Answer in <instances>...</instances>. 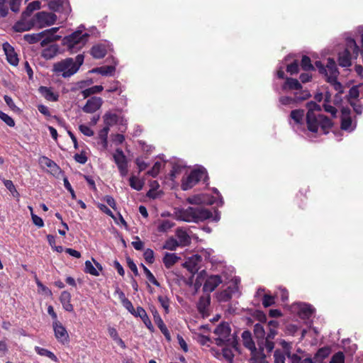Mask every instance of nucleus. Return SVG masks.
Returning <instances> with one entry per match:
<instances>
[{"instance_id": "30", "label": "nucleus", "mask_w": 363, "mask_h": 363, "mask_svg": "<svg viewBox=\"0 0 363 363\" xmlns=\"http://www.w3.org/2000/svg\"><path fill=\"white\" fill-rule=\"evenodd\" d=\"M314 309L310 305H305L300 308L298 315L302 319L310 318L314 313Z\"/></svg>"}, {"instance_id": "58", "label": "nucleus", "mask_w": 363, "mask_h": 363, "mask_svg": "<svg viewBox=\"0 0 363 363\" xmlns=\"http://www.w3.org/2000/svg\"><path fill=\"white\" fill-rule=\"evenodd\" d=\"M8 13L7 0H0V18L6 17Z\"/></svg>"}, {"instance_id": "49", "label": "nucleus", "mask_w": 363, "mask_h": 363, "mask_svg": "<svg viewBox=\"0 0 363 363\" xmlns=\"http://www.w3.org/2000/svg\"><path fill=\"white\" fill-rule=\"evenodd\" d=\"M262 303L264 307H269L275 303L274 297L271 295L264 294L262 298Z\"/></svg>"}, {"instance_id": "44", "label": "nucleus", "mask_w": 363, "mask_h": 363, "mask_svg": "<svg viewBox=\"0 0 363 363\" xmlns=\"http://www.w3.org/2000/svg\"><path fill=\"white\" fill-rule=\"evenodd\" d=\"M174 226V223L169 220H164L162 223L158 225V231L161 233H165L170 230Z\"/></svg>"}, {"instance_id": "22", "label": "nucleus", "mask_w": 363, "mask_h": 363, "mask_svg": "<svg viewBox=\"0 0 363 363\" xmlns=\"http://www.w3.org/2000/svg\"><path fill=\"white\" fill-rule=\"evenodd\" d=\"M107 53V50L105 45L97 44L92 46L90 54L95 59L104 58Z\"/></svg>"}, {"instance_id": "34", "label": "nucleus", "mask_w": 363, "mask_h": 363, "mask_svg": "<svg viewBox=\"0 0 363 363\" xmlns=\"http://www.w3.org/2000/svg\"><path fill=\"white\" fill-rule=\"evenodd\" d=\"M305 111L303 109H295L291 111L290 116L297 124L303 123Z\"/></svg>"}, {"instance_id": "1", "label": "nucleus", "mask_w": 363, "mask_h": 363, "mask_svg": "<svg viewBox=\"0 0 363 363\" xmlns=\"http://www.w3.org/2000/svg\"><path fill=\"white\" fill-rule=\"evenodd\" d=\"M213 217L212 212L201 206L188 207L179 211V218L186 222H203Z\"/></svg>"}, {"instance_id": "13", "label": "nucleus", "mask_w": 363, "mask_h": 363, "mask_svg": "<svg viewBox=\"0 0 363 363\" xmlns=\"http://www.w3.org/2000/svg\"><path fill=\"white\" fill-rule=\"evenodd\" d=\"M37 21L40 24V26L44 25L51 26L54 24L57 20V16L52 13H48L40 11L35 14Z\"/></svg>"}, {"instance_id": "21", "label": "nucleus", "mask_w": 363, "mask_h": 363, "mask_svg": "<svg viewBox=\"0 0 363 363\" xmlns=\"http://www.w3.org/2000/svg\"><path fill=\"white\" fill-rule=\"evenodd\" d=\"M71 294L67 291H63L60 296V301L62 305L63 308L68 312L74 311L73 305L71 303Z\"/></svg>"}, {"instance_id": "64", "label": "nucleus", "mask_w": 363, "mask_h": 363, "mask_svg": "<svg viewBox=\"0 0 363 363\" xmlns=\"http://www.w3.org/2000/svg\"><path fill=\"white\" fill-rule=\"evenodd\" d=\"M63 182H64L65 188L70 193L72 198L73 199H76L75 192H74L73 188L72 187L67 177H65L63 179Z\"/></svg>"}, {"instance_id": "31", "label": "nucleus", "mask_w": 363, "mask_h": 363, "mask_svg": "<svg viewBox=\"0 0 363 363\" xmlns=\"http://www.w3.org/2000/svg\"><path fill=\"white\" fill-rule=\"evenodd\" d=\"M35 351L36 352V353L38 354H39L40 356L48 357V358H50V359H52L54 362L58 361L57 356L52 352H51L47 349H45V348H43V347H40L38 346H35Z\"/></svg>"}, {"instance_id": "36", "label": "nucleus", "mask_w": 363, "mask_h": 363, "mask_svg": "<svg viewBox=\"0 0 363 363\" xmlns=\"http://www.w3.org/2000/svg\"><path fill=\"white\" fill-rule=\"evenodd\" d=\"M300 66L304 71L315 70V67L311 63V58L307 55H303L302 57Z\"/></svg>"}, {"instance_id": "55", "label": "nucleus", "mask_w": 363, "mask_h": 363, "mask_svg": "<svg viewBox=\"0 0 363 363\" xmlns=\"http://www.w3.org/2000/svg\"><path fill=\"white\" fill-rule=\"evenodd\" d=\"M274 363H285V354L280 350H277L274 353Z\"/></svg>"}, {"instance_id": "38", "label": "nucleus", "mask_w": 363, "mask_h": 363, "mask_svg": "<svg viewBox=\"0 0 363 363\" xmlns=\"http://www.w3.org/2000/svg\"><path fill=\"white\" fill-rule=\"evenodd\" d=\"M254 335L255 337L257 339V342L262 340V338H265V331L262 324L257 323L255 325Z\"/></svg>"}, {"instance_id": "17", "label": "nucleus", "mask_w": 363, "mask_h": 363, "mask_svg": "<svg viewBox=\"0 0 363 363\" xmlns=\"http://www.w3.org/2000/svg\"><path fill=\"white\" fill-rule=\"evenodd\" d=\"M211 303L209 294L201 296L197 303V309L203 316L208 315V308Z\"/></svg>"}, {"instance_id": "28", "label": "nucleus", "mask_w": 363, "mask_h": 363, "mask_svg": "<svg viewBox=\"0 0 363 363\" xmlns=\"http://www.w3.org/2000/svg\"><path fill=\"white\" fill-rule=\"evenodd\" d=\"M330 352L329 347H321L315 354L313 359L315 362H322L330 355Z\"/></svg>"}, {"instance_id": "40", "label": "nucleus", "mask_w": 363, "mask_h": 363, "mask_svg": "<svg viewBox=\"0 0 363 363\" xmlns=\"http://www.w3.org/2000/svg\"><path fill=\"white\" fill-rule=\"evenodd\" d=\"M40 162L50 168L52 172H56L59 169V167L57 165V164L45 156L41 157Z\"/></svg>"}, {"instance_id": "8", "label": "nucleus", "mask_w": 363, "mask_h": 363, "mask_svg": "<svg viewBox=\"0 0 363 363\" xmlns=\"http://www.w3.org/2000/svg\"><path fill=\"white\" fill-rule=\"evenodd\" d=\"M315 66L320 74L325 77L326 81L337 79L339 71L335 61L333 58H328L327 65L325 66L320 61H315Z\"/></svg>"}, {"instance_id": "61", "label": "nucleus", "mask_w": 363, "mask_h": 363, "mask_svg": "<svg viewBox=\"0 0 363 363\" xmlns=\"http://www.w3.org/2000/svg\"><path fill=\"white\" fill-rule=\"evenodd\" d=\"M344 354L342 352H338L333 356L330 363H344Z\"/></svg>"}, {"instance_id": "7", "label": "nucleus", "mask_w": 363, "mask_h": 363, "mask_svg": "<svg viewBox=\"0 0 363 363\" xmlns=\"http://www.w3.org/2000/svg\"><path fill=\"white\" fill-rule=\"evenodd\" d=\"M52 72L57 75H61L64 78L69 77L77 72V67H74V60L67 57L53 65Z\"/></svg>"}, {"instance_id": "63", "label": "nucleus", "mask_w": 363, "mask_h": 363, "mask_svg": "<svg viewBox=\"0 0 363 363\" xmlns=\"http://www.w3.org/2000/svg\"><path fill=\"white\" fill-rule=\"evenodd\" d=\"M79 129L81 131V133H82L86 136L91 137L93 136L94 134V131L86 125H80L79 126Z\"/></svg>"}, {"instance_id": "25", "label": "nucleus", "mask_w": 363, "mask_h": 363, "mask_svg": "<svg viewBox=\"0 0 363 363\" xmlns=\"http://www.w3.org/2000/svg\"><path fill=\"white\" fill-rule=\"evenodd\" d=\"M282 88L284 90H300L302 89V86L298 79L286 77Z\"/></svg>"}, {"instance_id": "62", "label": "nucleus", "mask_w": 363, "mask_h": 363, "mask_svg": "<svg viewBox=\"0 0 363 363\" xmlns=\"http://www.w3.org/2000/svg\"><path fill=\"white\" fill-rule=\"evenodd\" d=\"M21 0H9V6L11 10L14 13H18L20 11Z\"/></svg>"}, {"instance_id": "56", "label": "nucleus", "mask_w": 363, "mask_h": 363, "mask_svg": "<svg viewBox=\"0 0 363 363\" xmlns=\"http://www.w3.org/2000/svg\"><path fill=\"white\" fill-rule=\"evenodd\" d=\"M352 118L350 116L342 117L340 128L342 130H347L352 125Z\"/></svg>"}, {"instance_id": "45", "label": "nucleus", "mask_w": 363, "mask_h": 363, "mask_svg": "<svg viewBox=\"0 0 363 363\" xmlns=\"http://www.w3.org/2000/svg\"><path fill=\"white\" fill-rule=\"evenodd\" d=\"M331 85H333L334 89L337 91L335 97H337L338 95H341L344 92V88L340 82L337 81V79H333L331 80L327 81Z\"/></svg>"}, {"instance_id": "15", "label": "nucleus", "mask_w": 363, "mask_h": 363, "mask_svg": "<svg viewBox=\"0 0 363 363\" xmlns=\"http://www.w3.org/2000/svg\"><path fill=\"white\" fill-rule=\"evenodd\" d=\"M222 282L219 275H211L205 281L203 291L204 292H212Z\"/></svg>"}, {"instance_id": "4", "label": "nucleus", "mask_w": 363, "mask_h": 363, "mask_svg": "<svg viewBox=\"0 0 363 363\" xmlns=\"http://www.w3.org/2000/svg\"><path fill=\"white\" fill-rule=\"evenodd\" d=\"M257 345L259 351H257L255 343L251 338V363H268L264 350L266 349L268 353L271 352L274 347V343L268 338H262Z\"/></svg>"}, {"instance_id": "32", "label": "nucleus", "mask_w": 363, "mask_h": 363, "mask_svg": "<svg viewBox=\"0 0 363 363\" xmlns=\"http://www.w3.org/2000/svg\"><path fill=\"white\" fill-rule=\"evenodd\" d=\"M43 37L44 33L42 31L38 33L26 34L23 39L30 44H34L41 40Z\"/></svg>"}, {"instance_id": "12", "label": "nucleus", "mask_w": 363, "mask_h": 363, "mask_svg": "<svg viewBox=\"0 0 363 363\" xmlns=\"http://www.w3.org/2000/svg\"><path fill=\"white\" fill-rule=\"evenodd\" d=\"M103 104V100L101 97L92 96L89 99L86 104L82 107V111L86 113H93L99 110Z\"/></svg>"}, {"instance_id": "50", "label": "nucleus", "mask_w": 363, "mask_h": 363, "mask_svg": "<svg viewBox=\"0 0 363 363\" xmlns=\"http://www.w3.org/2000/svg\"><path fill=\"white\" fill-rule=\"evenodd\" d=\"M28 208L30 211V215H31L33 223L38 228L43 227L44 222H43V219L40 217H39L37 215L33 213V208L31 206H29Z\"/></svg>"}, {"instance_id": "9", "label": "nucleus", "mask_w": 363, "mask_h": 363, "mask_svg": "<svg viewBox=\"0 0 363 363\" xmlns=\"http://www.w3.org/2000/svg\"><path fill=\"white\" fill-rule=\"evenodd\" d=\"M206 177L205 169H196L192 170L185 179L182 180V189L184 191L191 189L199 182Z\"/></svg>"}, {"instance_id": "14", "label": "nucleus", "mask_w": 363, "mask_h": 363, "mask_svg": "<svg viewBox=\"0 0 363 363\" xmlns=\"http://www.w3.org/2000/svg\"><path fill=\"white\" fill-rule=\"evenodd\" d=\"M3 49L9 63L13 66H17L18 58L14 48L9 43H5L3 44Z\"/></svg>"}, {"instance_id": "24", "label": "nucleus", "mask_w": 363, "mask_h": 363, "mask_svg": "<svg viewBox=\"0 0 363 363\" xmlns=\"http://www.w3.org/2000/svg\"><path fill=\"white\" fill-rule=\"evenodd\" d=\"M26 18H23L21 17V19L18 21L13 26V29L16 32H24L29 30L32 28L33 26V23L30 22H26L25 21Z\"/></svg>"}, {"instance_id": "10", "label": "nucleus", "mask_w": 363, "mask_h": 363, "mask_svg": "<svg viewBox=\"0 0 363 363\" xmlns=\"http://www.w3.org/2000/svg\"><path fill=\"white\" fill-rule=\"evenodd\" d=\"M113 160L116 164L121 175L124 177L128 174V161L126 156L123 150L120 148L116 149V152L113 155Z\"/></svg>"}, {"instance_id": "48", "label": "nucleus", "mask_w": 363, "mask_h": 363, "mask_svg": "<svg viewBox=\"0 0 363 363\" xmlns=\"http://www.w3.org/2000/svg\"><path fill=\"white\" fill-rule=\"evenodd\" d=\"M0 119H1L9 127L15 126L14 120L11 116H9L8 114L3 112L2 111H0Z\"/></svg>"}, {"instance_id": "43", "label": "nucleus", "mask_w": 363, "mask_h": 363, "mask_svg": "<svg viewBox=\"0 0 363 363\" xmlns=\"http://www.w3.org/2000/svg\"><path fill=\"white\" fill-rule=\"evenodd\" d=\"M94 72L104 76L111 75L115 72V67L113 66H104L96 68Z\"/></svg>"}, {"instance_id": "42", "label": "nucleus", "mask_w": 363, "mask_h": 363, "mask_svg": "<svg viewBox=\"0 0 363 363\" xmlns=\"http://www.w3.org/2000/svg\"><path fill=\"white\" fill-rule=\"evenodd\" d=\"M141 267H143L144 273L145 274L148 281L156 286H160V283L156 279L153 274L150 271V269H148L143 264H141Z\"/></svg>"}, {"instance_id": "47", "label": "nucleus", "mask_w": 363, "mask_h": 363, "mask_svg": "<svg viewBox=\"0 0 363 363\" xmlns=\"http://www.w3.org/2000/svg\"><path fill=\"white\" fill-rule=\"evenodd\" d=\"M299 71V63L297 60H295L293 62L288 65L286 67V72L291 74H297Z\"/></svg>"}, {"instance_id": "23", "label": "nucleus", "mask_w": 363, "mask_h": 363, "mask_svg": "<svg viewBox=\"0 0 363 363\" xmlns=\"http://www.w3.org/2000/svg\"><path fill=\"white\" fill-rule=\"evenodd\" d=\"M181 257L176 253L166 252L162 258V262L167 269H170L180 260Z\"/></svg>"}, {"instance_id": "41", "label": "nucleus", "mask_w": 363, "mask_h": 363, "mask_svg": "<svg viewBox=\"0 0 363 363\" xmlns=\"http://www.w3.org/2000/svg\"><path fill=\"white\" fill-rule=\"evenodd\" d=\"M129 182L130 187L137 191H140L144 185V182L143 181L134 176L130 177Z\"/></svg>"}, {"instance_id": "16", "label": "nucleus", "mask_w": 363, "mask_h": 363, "mask_svg": "<svg viewBox=\"0 0 363 363\" xmlns=\"http://www.w3.org/2000/svg\"><path fill=\"white\" fill-rule=\"evenodd\" d=\"M232 345L233 346H231L230 345H228L227 344H225V345L220 346L222 347V354H223V358L229 362H232L233 360V357H234L233 351H238V341H236L235 342H233Z\"/></svg>"}, {"instance_id": "11", "label": "nucleus", "mask_w": 363, "mask_h": 363, "mask_svg": "<svg viewBox=\"0 0 363 363\" xmlns=\"http://www.w3.org/2000/svg\"><path fill=\"white\" fill-rule=\"evenodd\" d=\"M52 327L55 337L57 341L63 345L69 343V334L62 323H60L59 320L53 321Z\"/></svg>"}, {"instance_id": "39", "label": "nucleus", "mask_w": 363, "mask_h": 363, "mask_svg": "<svg viewBox=\"0 0 363 363\" xmlns=\"http://www.w3.org/2000/svg\"><path fill=\"white\" fill-rule=\"evenodd\" d=\"M180 246L179 242L174 238H168L163 245V249L171 251L175 250L177 247Z\"/></svg>"}, {"instance_id": "20", "label": "nucleus", "mask_w": 363, "mask_h": 363, "mask_svg": "<svg viewBox=\"0 0 363 363\" xmlns=\"http://www.w3.org/2000/svg\"><path fill=\"white\" fill-rule=\"evenodd\" d=\"M176 236L180 246L186 247L191 244V238L185 230L178 228L176 230Z\"/></svg>"}, {"instance_id": "60", "label": "nucleus", "mask_w": 363, "mask_h": 363, "mask_svg": "<svg viewBox=\"0 0 363 363\" xmlns=\"http://www.w3.org/2000/svg\"><path fill=\"white\" fill-rule=\"evenodd\" d=\"M158 301L162 307L165 310V312L169 313V299L167 296H159Z\"/></svg>"}, {"instance_id": "6", "label": "nucleus", "mask_w": 363, "mask_h": 363, "mask_svg": "<svg viewBox=\"0 0 363 363\" xmlns=\"http://www.w3.org/2000/svg\"><path fill=\"white\" fill-rule=\"evenodd\" d=\"M231 329L228 323H220L215 329L214 334L217 337L214 339V343L218 346H222L225 344L232 345L233 342L238 341L235 335H231Z\"/></svg>"}, {"instance_id": "35", "label": "nucleus", "mask_w": 363, "mask_h": 363, "mask_svg": "<svg viewBox=\"0 0 363 363\" xmlns=\"http://www.w3.org/2000/svg\"><path fill=\"white\" fill-rule=\"evenodd\" d=\"M104 88L101 85H95L88 89H86L82 91V94L84 99L90 96L92 94L100 93L103 91Z\"/></svg>"}, {"instance_id": "27", "label": "nucleus", "mask_w": 363, "mask_h": 363, "mask_svg": "<svg viewBox=\"0 0 363 363\" xmlns=\"http://www.w3.org/2000/svg\"><path fill=\"white\" fill-rule=\"evenodd\" d=\"M39 91L47 100L50 101H58V95L53 93L50 88L42 86Z\"/></svg>"}, {"instance_id": "57", "label": "nucleus", "mask_w": 363, "mask_h": 363, "mask_svg": "<svg viewBox=\"0 0 363 363\" xmlns=\"http://www.w3.org/2000/svg\"><path fill=\"white\" fill-rule=\"evenodd\" d=\"M251 316H253L255 319L262 323H264L267 321L266 314L261 311L257 310L253 313H251Z\"/></svg>"}, {"instance_id": "37", "label": "nucleus", "mask_w": 363, "mask_h": 363, "mask_svg": "<svg viewBox=\"0 0 363 363\" xmlns=\"http://www.w3.org/2000/svg\"><path fill=\"white\" fill-rule=\"evenodd\" d=\"M118 117L115 113H106L104 116V121L106 126L108 128L118 122Z\"/></svg>"}, {"instance_id": "29", "label": "nucleus", "mask_w": 363, "mask_h": 363, "mask_svg": "<svg viewBox=\"0 0 363 363\" xmlns=\"http://www.w3.org/2000/svg\"><path fill=\"white\" fill-rule=\"evenodd\" d=\"M233 293V289L229 286L226 289H224L222 291H220L218 294L217 298L220 302L229 301L232 298Z\"/></svg>"}, {"instance_id": "59", "label": "nucleus", "mask_w": 363, "mask_h": 363, "mask_svg": "<svg viewBox=\"0 0 363 363\" xmlns=\"http://www.w3.org/2000/svg\"><path fill=\"white\" fill-rule=\"evenodd\" d=\"M43 38H44L40 42V45L42 47H45L49 43L60 40V36L56 35L55 37H51V36L47 35H45Z\"/></svg>"}, {"instance_id": "53", "label": "nucleus", "mask_w": 363, "mask_h": 363, "mask_svg": "<svg viewBox=\"0 0 363 363\" xmlns=\"http://www.w3.org/2000/svg\"><path fill=\"white\" fill-rule=\"evenodd\" d=\"M359 96V91L357 86H353L350 89L349 94L347 95L348 101H352L350 99H357Z\"/></svg>"}, {"instance_id": "52", "label": "nucleus", "mask_w": 363, "mask_h": 363, "mask_svg": "<svg viewBox=\"0 0 363 363\" xmlns=\"http://www.w3.org/2000/svg\"><path fill=\"white\" fill-rule=\"evenodd\" d=\"M86 273L90 274L94 276H99V273L96 269L93 266L91 262L89 260L85 262V269Z\"/></svg>"}, {"instance_id": "26", "label": "nucleus", "mask_w": 363, "mask_h": 363, "mask_svg": "<svg viewBox=\"0 0 363 363\" xmlns=\"http://www.w3.org/2000/svg\"><path fill=\"white\" fill-rule=\"evenodd\" d=\"M40 8V2L38 1H33L28 4L26 10L23 11L21 17L23 18H26L27 17L30 16L34 11L38 10Z\"/></svg>"}, {"instance_id": "33", "label": "nucleus", "mask_w": 363, "mask_h": 363, "mask_svg": "<svg viewBox=\"0 0 363 363\" xmlns=\"http://www.w3.org/2000/svg\"><path fill=\"white\" fill-rule=\"evenodd\" d=\"M109 130L110 128L108 126H105L99 132V138L101 140L104 149H106L108 146V134Z\"/></svg>"}, {"instance_id": "5", "label": "nucleus", "mask_w": 363, "mask_h": 363, "mask_svg": "<svg viewBox=\"0 0 363 363\" xmlns=\"http://www.w3.org/2000/svg\"><path fill=\"white\" fill-rule=\"evenodd\" d=\"M89 37V35L88 33L82 34V30H76L72 34L64 37L62 43L71 53H74L85 45Z\"/></svg>"}, {"instance_id": "3", "label": "nucleus", "mask_w": 363, "mask_h": 363, "mask_svg": "<svg viewBox=\"0 0 363 363\" xmlns=\"http://www.w3.org/2000/svg\"><path fill=\"white\" fill-rule=\"evenodd\" d=\"M359 53V48L352 38L346 39L345 50L339 53L338 63L342 67H348L352 65V59H357Z\"/></svg>"}, {"instance_id": "18", "label": "nucleus", "mask_w": 363, "mask_h": 363, "mask_svg": "<svg viewBox=\"0 0 363 363\" xmlns=\"http://www.w3.org/2000/svg\"><path fill=\"white\" fill-rule=\"evenodd\" d=\"M153 318H154L155 323H156V325L160 330L161 333L164 335L166 340L167 341H170L171 340L170 333L169 332L166 325L164 324L161 316L160 315L159 313L157 311L153 312Z\"/></svg>"}, {"instance_id": "54", "label": "nucleus", "mask_w": 363, "mask_h": 363, "mask_svg": "<svg viewBox=\"0 0 363 363\" xmlns=\"http://www.w3.org/2000/svg\"><path fill=\"white\" fill-rule=\"evenodd\" d=\"M160 167H161V164L160 162H156L153 167L147 172V175H150L152 177H156L159 172H160Z\"/></svg>"}, {"instance_id": "46", "label": "nucleus", "mask_w": 363, "mask_h": 363, "mask_svg": "<svg viewBox=\"0 0 363 363\" xmlns=\"http://www.w3.org/2000/svg\"><path fill=\"white\" fill-rule=\"evenodd\" d=\"M306 107L308 108L307 113H311V115H317L315 111H320L321 107L320 105L316 104L314 101H309L306 104Z\"/></svg>"}, {"instance_id": "2", "label": "nucleus", "mask_w": 363, "mask_h": 363, "mask_svg": "<svg viewBox=\"0 0 363 363\" xmlns=\"http://www.w3.org/2000/svg\"><path fill=\"white\" fill-rule=\"evenodd\" d=\"M306 121L308 130L312 133H317L318 128H320L324 134H328L333 126V121L323 114L306 113Z\"/></svg>"}, {"instance_id": "19", "label": "nucleus", "mask_w": 363, "mask_h": 363, "mask_svg": "<svg viewBox=\"0 0 363 363\" xmlns=\"http://www.w3.org/2000/svg\"><path fill=\"white\" fill-rule=\"evenodd\" d=\"M60 52L59 45L57 44H52L42 50L41 57L45 60H48L54 58Z\"/></svg>"}, {"instance_id": "51", "label": "nucleus", "mask_w": 363, "mask_h": 363, "mask_svg": "<svg viewBox=\"0 0 363 363\" xmlns=\"http://www.w3.org/2000/svg\"><path fill=\"white\" fill-rule=\"evenodd\" d=\"M143 257L148 264H152L155 262V253L152 249L147 248L144 252Z\"/></svg>"}]
</instances>
